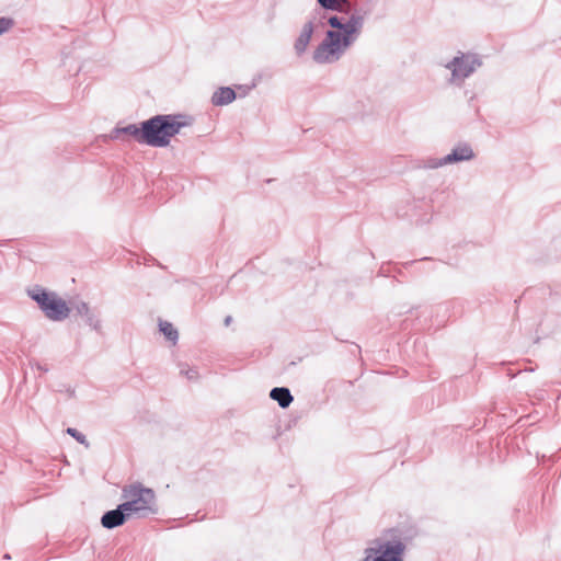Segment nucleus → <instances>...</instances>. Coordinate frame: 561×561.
<instances>
[{"mask_svg": "<svg viewBox=\"0 0 561 561\" xmlns=\"http://www.w3.org/2000/svg\"><path fill=\"white\" fill-rule=\"evenodd\" d=\"M328 24L333 28L325 33L323 41L312 54L314 62L324 65L341 59L344 53L357 41L364 27V15L354 12L348 16L330 15Z\"/></svg>", "mask_w": 561, "mask_h": 561, "instance_id": "f257e3e1", "label": "nucleus"}, {"mask_svg": "<svg viewBox=\"0 0 561 561\" xmlns=\"http://www.w3.org/2000/svg\"><path fill=\"white\" fill-rule=\"evenodd\" d=\"M175 115H156L142 122V144L150 147L163 148L169 146L170 139L186 126Z\"/></svg>", "mask_w": 561, "mask_h": 561, "instance_id": "f03ea898", "label": "nucleus"}, {"mask_svg": "<svg viewBox=\"0 0 561 561\" xmlns=\"http://www.w3.org/2000/svg\"><path fill=\"white\" fill-rule=\"evenodd\" d=\"M404 551L402 534L397 529H388L369 541L360 561H403Z\"/></svg>", "mask_w": 561, "mask_h": 561, "instance_id": "7ed1b4c3", "label": "nucleus"}, {"mask_svg": "<svg viewBox=\"0 0 561 561\" xmlns=\"http://www.w3.org/2000/svg\"><path fill=\"white\" fill-rule=\"evenodd\" d=\"M122 495L126 501L121 504V507L125 508L130 516L147 517L149 514H156L158 511L154 491L139 482L125 485L122 490Z\"/></svg>", "mask_w": 561, "mask_h": 561, "instance_id": "20e7f679", "label": "nucleus"}, {"mask_svg": "<svg viewBox=\"0 0 561 561\" xmlns=\"http://www.w3.org/2000/svg\"><path fill=\"white\" fill-rule=\"evenodd\" d=\"M33 300L37 302L44 314L53 321H62L68 318L70 309L67 302L55 293L36 289L31 293Z\"/></svg>", "mask_w": 561, "mask_h": 561, "instance_id": "39448f33", "label": "nucleus"}, {"mask_svg": "<svg viewBox=\"0 0 561 561\" xmlns=\"http://www.w3.org/2000/svg\"><path fill=\"white\" fill-rule=\"evenodd\" d=\"M481 64L480 58L474 54L458 53L457 56L445 65L451 72L449 82L458 85L461 84Z\"/></svg>", "mask_w": 561, "mask_h": 561, "instance_id": "423d86ee", "label": "nucleus"}, {"mask_svg": "<svg viewBox=\"0 0 561 561\" xmlns=\"http://www.w3.org/2000/svg\"><path fill=\"white\" fill-rule=\"evenodd\" d=\"M474 158V152L468 144L457 145L450 153L439 159H428L426 167L430 169H436L446 164L469 161Z\"/></svg>", "mask_w": 561, "mask_h": 561, "instance_id": "0eeeda50", "label": "nucleus"}, {"mask_svg": "<svg viewBox=\"0 0 561 561\" xmlns=\"http://www.w3.org/2000/svg\"><path fill=\"white\" fill-rule=\"evenodd\" d=\"M129 517V513L121 507L119 504L115 510L107 511L103 514L101 524L106 529H113L123 525Z\"/></svg>", "mask_w": 561, "mask_h": 561, "instance_id": "6e6552de", "label": "nucleus"}, {"mask_svg": "<svg viewBox=\"0 0 561 561\" xmlns=\"http://www.w3.org/2000/svg\"><path fill=\"white\" fill-rule=\"evenodd\" d=\"M313 32L314 25L312 21H308L307 23L304 24L302 30L294 45L295 51L298 56H301L307 50Z\"/></svg>", "mask_w": 561, "mask_h": 561, "instance_id": "1a4fd4ad", "label": "nucleus"}, {"mask_svg": "<svg viewBox=\"0 0 561 561\" xmlns=\"http://www.w3.org/2000/svg\"><path fill=\"white\" fill-rule=\"evenodd\" d=\"M76 311L79 316L84 318L85 324L89 325L91 329L95 330L96 332H101L102 323L99 318V316L93 312L87 302H79L76 306Z\"/></svg>", "mask_w": 561, "mask_h": 561, "instance_id": "9d476101", "label": "nucleus"}, {"mask_svg": "<svg viewBox=\"0 0 561 561\" xmlns=\"http://www.w3.org/2000/svg\"><path fill=\"white\" fill-rule=\"evenodd\" d=\"M237 95L232 88L221 87L217 89L211 96V104L215 106H225L232 103Z\"/></svg>", "mask_w": 561, "mask_h": 561, "instance_id": "9b49d317", "label": "nucleus"}, {"mask_svg": "<svg viewBox=\"0 0 561 561\" xmlns=\"http://www.w3.org/2000/svg\"><path fill=\"white\" fill-rule=\"evenodd\" d=\"M122 135L133 138L138 144H142V123L140 126L136 124H129L125 127H117L114 129L115 138H121Z\"/></svg>", "mask_w": 561, "mask_h": 561, "instance_id": "f8f14e48", "label": "nucleus"}, {"mask_svg": "<svg viewBox=\"0 0 561 561\" xmlns=\"http://www.w3.org/2000/svg\"><path fill=\"white\" fill-rule=\"evenodd\" d=\"M270 397L271 399L275 400L283 409L288 408L294 400L289 389L286 387L273 388L270 392Z\"/></svg>", "mask_w": 561, "mask_h": 561, "instance_id": "ddd939ff", "label": "nucleus"}, {"mask_svg": "<svg viewBox=\"0 0 561 561\" xmlns=\"http://www.w3.org/2000/svg\"><path fill=\"white\" fill-rule=\"evenodd\" d=\"M159 328H160V331L164 334V336L175 343L178 341V337H179V333L178 331L174 329V327L172 325V323L168 322V321H160L159 323Z\"/></svg>", "mask_w": 561, "mask_h": 561, "instance_id": "4468645a", "label": "nucleus"}, {"mask_svg": "<svg viewBox=\"0 0 561 561\" xmlns=\"http://www.w3.org/2000/svg\"><path fill=\"white\" fill-rule=\"evenodd\" d=\"M319 4L325 10L343 11V5L348 4V0H318Z\"/></svg>", "mask_w": 561, "mask_h": 561, "instance_id": "2eb2a0df", "label": "nucleus"}, {"mask_svg": "<svg viewBox=\"0 0 561 561\" xmlns=\"http://www.w3.org/2000/svg\"><path fill=\"white\" fill-rule=\"evenodd\" d=\"M66 432H67V434H69L71 437H73L80 444H83L85 446L89 445L85 436L82 433H80L79 431H77L76 428L68 427Z\"/></svg>", "mask_w": 561, "mask_h": 561, "instance_id": "dca6fc26", "label": "nucleus"}, {"mask_svg": "<svg viewBox=\"0 0 561 561\" xmlns=\"http://www.w3.org/2000/svg\"><path fill=\"white\" fill-rule=\"evenodd\" d=\"M13 25V21L9 18H0V35L8 32Z\"/></svg>", "mask_w": 561, "mask_h": 561, "instance_id": "f3484780", "label": "nucleus"}, {"mask_svg": "<svg viewBox=\"0 0 561 561\" xmlns=\"http://www.w3.org/2000/svg\"><path fill=\"white\" fill-rule=\"evenodd\" d=\"M180 373L188 380H196L198 378V371L195 368H181Z\"/></svg>", "mask_w": 561, "mask_h": 561, "instance_id": "a211bd4d", "label": "nucleus"}, {"mask_svg": "<svg viewBox=\"0 0 561 561\" xmlns=\"http://www.w3.org/2000/svg\"><path fill=\"white\" fill-rule=\"evenodd\" d=\"M30 366L34 369H37L42 373H47L48 371V367L45 366V365H42L41 363H38L37 360L35 359H31L30 360Z\"/></svg>", "mask_w": 561, "mask_h": 561, "instance_id": "6ab92c4d", "label": "nucleus"}, {"mask_svg": "<svg viewBox=\"0 0 561 561\" xmlns=\"http://www.w3.org/2000/svg\"><path fill=\"white\" fill-rule=\"evenodd\" d=\"M231 321H232L231 316H227V317L225 318V325H226V327H228V325L231 323Z\"/></svg>", "mask_w": 561, "mask_h": 561, "instance_id": "aec40b11", "label": "nucleus"}]
</instances>
